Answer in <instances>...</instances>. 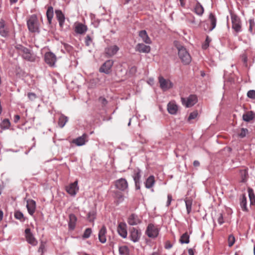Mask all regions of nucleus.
Instances as JSON below:
<instances>
[{"instance_id": "12", "label": "nucleus", "mask_w": 255, "mask_h": 255, "mask_svg": "<svg viewBox=\"0 0 255 255\" xmlns=\"http://www.w3.org/2000/svg\"><path fill=\"white\" fill-rule=\"evenodd\" d=\"M119 48L117 45H112L105 48V53L106 56L108 58L111 57L115 55L119 51Z\"/></svg>"}, {"instance_id": "63", "label": "nucleus", "mask_w": 255, "mask_h": 255, "mask_svg": "<svg viewBox=\"0 0 255 255\" xmlns=\"http://www.w3.org/2000/svg\"><path fill=\"white\" fill-rule=\"evenodd\" d=\"M11 3H15L18 0H9Z\"/></svg>"}, {"instance_id": "58", "label": "nucleus", "mask_w": 255, "mask_h": 255, "mask_svg": "<svg viewBox=\"0 0 255 255\" xmlns=\"http://www.w3.org/2000/svg\"><path fill=\"white\" fill-rule=\"evenodd\" d=\"M193 165L195 166V167H198L200 165V162L199 161H198V160H195L194 162H193Z\"/></svg>"}, {"instance_id": "29", "label": "nucleus", "mask_w": 255, "mask_h": 255, "mask_svg": "<svg viewBox=\"0 0 255 255\" xmlns=\"http://www.w3.org/2000/svg\"><path fill=\"white\" fill-rule=\"evenodd\" d=\"M140 220L137 216L134 214H131L128 217V224L131 225H137L140 223Z\"/></svg>"}, {"instance_id": "56", "label": "nucleus", "mask_w": 255, "mask_h": 255, "mask_svg": "<svg viewBox=\"0 0 255 255\" xmlns=\"http://www.w3.org/2000/svg\"><path fill=\"white\" fill-rule=\"evenodd\" d=\"M136 72V67L133 66L131 67L130 69V73L132 75H134Z\"/></svg>"}, {"instance_id": "22", "label": "nucleus", "mask_w": 255, "mask_h": 255, "mask_svg": "<svg viewBox=\"0 0 255 255\" xmlns=\"http://www.w3.org/2000/svg\"><path fill=\"white\" fill-rule=\"evenodd\" d=\"M209 22H210V26L208 28L209 31L213 30L216 26L217 19L215 15L210 13L209 15Z\"/></svg>"}, {"instance_id": "24", "label": "nucleus", "mask_w": 255, "mask_h": 255, "mask_svg": "<svg viewBox=\"0 0 255 255\" xmlns=\"http://www.w3.org/2000/svg\"><path fill=\"white\" fill-rule=\"evenodd\" d=\"M0 35L6 37L8 35V30L6 27L5 21L3 19L0 20Z\"/></svg>"}, {"instance_id": "48", "label": "nucleus", "mask_w": 255, "mask_h": 255, "mask_svg": "<svg viewBox=\"0 0 255 255\" xmlns=\"http://www.w3.org/2000/svg\"><path fill=\"white\" fill-rule=\"evenodd\" d=\"M92 42V39L91 36L89 35H87L85 37V44L87 46H89L91 43Z\"/></svg>"}, {"instance_id": "10", "label": "nucleus", "mask_w": 255, "mask_h": 255, "mask_svg": "<svg viewBox=\"0 0 255 255\" xmlns=\"http://www.w3.org/2000/svg\"><path fill=\"white\" fill-rule=\"evenodd\" d=\"M25 238L26 241L32 246H35L37 244V241L34 237L33 235L31 232L30 229L26 228L25 230Z\"/></svg>"}, {"instance_id": "5", "label": "nucleus", "mask_w": 255, "mask_h": 255, "mask_svg": "<svg viewBox=\"0 0 255 255\" xmlns=\"http://www.w3.org/2000/svg\"><path fill=\"white\" fill-rule=\"evenodd\" d=\"M158 82L160 88L163 91H166L173 87V84L169 79H165L163 76L158 77Z\"/></svg>"}, {"instance_id": "9", "label": "nucleus", "mask_w": 255, "mask_h": 255, "mask_svg": "<svg viewBox=\"0 0 255 255\" xmlns=\"http://www.w3.org/2000/svg\"><path fill=\"white\" fill-rule=\"evenodd\" d=\"M44 60L45 62L50 66H53L56 61L55 55L51 52H48L45 54Z\"/></svg>"}, {"instance_id": "1", "label": "nucleus", "mask_w": 255, "mask_h": 255, "mask_svg": "<svg viewBox=\"0 0 255 255\" xmlns=\"http://www.w3.org/2000/svg\"><path fill=\"white\" fill-rule=\"evenodd\" d=\"M15 48L18 54L20 55L23 59L31 62L35 61L36 56L32 52L31 49L25 47L21 44H16L15 46Z\"/></svg>"}, {"instance_id": "32", "label": "nucleus", "mask_w": 255, "mask_h": 255, "mask_svg": "<svg viewBox=\"0 0 255 255\" xmlns=\"http://www.w3.org/2000/svg\"><path fill=\"white\" fill-rule=\"evenodd\" d=\"M254 118V115L252 111L246 113L243 116V120L246 122H250Z\"/></svg>"}, {"instance_id": "18", "label": "nucleus", "mask_w": 255, "mask_h": 255, "mask_svg": "<svg viewBox=\"0 0 255 255\" xmlns=\"http://www.w3.org/2000/svg\"><path fill=\"white\" fill-rule=\"evenodd\" d=\"M178 110L177 105L176 104L175 102L172 101L170 102L167 105V111L168 113L171 115L176 114Z\"/></svg>"}, {"instance_id": "25", "label": "nucleus", "mask_w": 255, "mask_h": 255, "mask_svg": "<svg viewBox=\"0 0 255 255\" xmlns=\"http://www.w3.org/2000/svg\"><path fill=\"white\" fill-rule=\"evenodd\" d=\"M107 232L106 228L103 226L99 232V240L101 243H105L106 242V234Z\"/></svg>"}, {"instance_id": "52", "label": "nucleus", "mask_w": 255, "mask_h": 255, "mask_svg": "<svg viewBox=\"0 0 255 255\" xmlns=\"http://www.w3.org/2000/svg\"><path fill=\"white\" fill-rule=\"evenodd\" d=\"M27 96L30 100H34L37 97L36 95L34 93H28Z\"/></svg>"}, {"instance_id": "62", "label": "nucleus", "mask_w": 255, "mask_h": 255, "mask_svg": "<svg viewBox=\"0 0 255 255\" xmlns=\"http://www.w3.org/2000/svg\"><path fill=\"white\" fill-rule=\"evenodd\" d=\"M65 47L66 48H67L68 50H70L71 49V48H72L71 46H70V45H69L68 44L65 45Z\"/></svg>"}, {"instance_id": "7", "label": "nucleus", "mask_w": 255, "mask_h": 255, "mask_svg": "<svg viewBox=\"0 0 255 255\" xmlns=\"http://www.w3.org/2000/svg\"><path fill=\"white\" fill-rule=\"evenodd\" d=\"M146 234L148 237L155 238L159 234V230L153 224H149L147 227Z\"/></svg>"}, {"instance_id": "47", "label": "nucleus", "mask_w": 255, "mask_h": 255, "mask_svg": "<svg viewBox=\"0 0 255 255\" xmlns=\"http://www.w3.org/2000/svg\"><path fill=\"white\" fill-rule=\"evenodd\" d=\"M14 217L18 220H21L22 218H24L22 213L19 211H17L15 212Z\"/></svg>"}, {"instance_id": "37", "label": "nucleus", "mask_w": 255, "mask_h": 255, "mask_svg": "<svg viewBox=\"0 0 255 255\" xmlns=\"http://www.w3.org/2000/svg\"><path fill=\"white\" fill-rule=\"evenodd\" d=\"M180 242L182 244H188L189 243V236L187 233H185L181 236Z\"/></svg>"}, {"instance_id": "50", "label": "nucleus", "mask_w": 255, "mask_h": 255, "mask_svg": "<svg viewBox=\"0 0 255 255\" xmlns=\"http://www.w3.org/2000/svg\"><path fill=\"white\" fill-rule=\"evenodd\" d=\"M98 100L103 106H106L108 104L107 100L104 97H100Z\"/></svg>"}, {"instance_id": "28", "label": "nucleus", "mask_w": 255, "mask_h": 255, "mask_svg": "<svg viewBox=\"0 0 255 255\" xmlns=\"http://www.w3.org/2000/svg\"><path fill=\"white\" fill-rule=\"evenodd\" d=\"M87 30V26L82 23H78L75 26V31L78 34H82Z\"/></svg>"}, {"instance_id": "38", "label": "nucleus", "mask_w": 255, "mask_h": 255, "mask_svg": "<svg viewBox=\"0 0 255 255\" xmlns=\"http://www.w3.org/2000/svg\"><path fill=\"white\" fill-rule=\"evenodd\" d=\"M96 212L95 211L89 212L87 215V219L90 222H93L96 218Z\"/></svg>"}, {"instance_id": "21", "label": "nucleus", "mask_w": 255, "mask_h": 255, "mask_svg": "<svg viewBox=\"0 0 255 255\" xmlns=\"http://www.w3.org/2000/svg\"><path fill=\"white\" fill-rule=\"evenodd\" d=\"M69 221L68 222V227L70 230H73L75 228L77 218L73 214H70L69 216Z\"/></svg>"}, {"instance_id": "11", "label": "nucleus", "mask_w": 255, "mask_h": 255, "mask_svg": "<svg viewBox=\"0 0 255 255\" xmlns=\"http://www.w3.org/2000/svg\"><path fill=\"white\" fill-rule=\"evenodd\" d=\"M141 236L140 231L137 228H132L130 229V238L133 242H138Z\"/></svg>"}, {"instance_id": "44", "label": "nucleus", "mask_w": 255, "mask_h": 255, "mask_svg": "<svg viewBox=\"0 0 255 255\" xmlns=\"http://www.w3.org/2000/svg\"><path fill=\"white\" fill-rule=\"evenodd\" d=\"M198 115V113L197 111H193V112L191 113L188 118V121L189 122L192 120H194L197 117Z\"/></svg>"}, {"instance_id": "31", "label": "nucleus", "mask_w": 255, "mask_h": 255, "mask_svg": "<svg viewBox=\"0 0 255 255\" xmlns=\"http://www.w3.org/2000/svg\"><path fill=\"white\" fill-rule=\"evenodd\" d=\"M155 183L154 177L153 176H150L146 180L145 186L147 188H151Z\"/></svg>"}, {"instance_id": "45", "label": "nucleus", "mask_w": 255, "mask_h": 255, "mask_svg": "<svg viewBox=\"0 0 255 255\" xmlns=\"http://www.w3.org/2000/svg\"><path fill=\"white\" fill-rule=\"evenodd\" d=\"M235 238L232 235H230L228 237V244L229 247H232L235 243Z\"/></svg>"}, {"instance_id": "41", "label": "nucleus", "mask_w": 255, "mask_h": 255, "mask_svg": "<svg viewBox=\"0 0 255 255\" xmlns=\"http://www.w3.org/2000/svg\"><path fill=\"white\" fill-rule=\"evenodd\" d=\"M10 126V123L8 119H4L2 122L0 126L3 129L8 128Z\"/></svg>"}, {"instance_id": "59", "label": "nucleus", "mask_w": 255, "mask_h": 255, "mask_svg": "<svg viewBox=\"0 0 255 255\" xmlns=\"http://www.w3.org/2000/svg\"><path fill=\"white\" fill-rule=\"evenodd\" d=\"M189 255H194V251L192 249H190L188 251Z\"/></svg>"}, {"instance_id": "17", "label": "nucleus", "mask_w": 255, "mask_h": 255, "mask_svg": "<svg viewBox=\"0 0 255 255\" xmlns=\"http://www.w3.org/2000/svg\"><path fill=\"white\" fill-rule=\"evenodd\" d=\"M115 186L118 189L124 191L128 187V182L126 179L121 178L116 181Z\"/></svg>"}, {"instance_id": "36", "label": "nucleus", "mask_w": 255, "mask_h": 255, "mask_svg": "<svg viewBox=\"0 0 255 255\" xmlns=\"http://www.w3.org/2000/svg\"><path fill=\"white\" fill-rule=\"evenodd\" d=\"M249 196L250 200V204L251 205L255 204V195L254 191L251 188L248 189Z\"/></svg>"}, {"instance_id": "30", "label": "nucleus", "mask_w": 255, "mask_h": 255, "mask_svg": "<svg viewBox=\"0 0 255 255\" xmlns=\"http://www.w3.org/2000/svg\"><path fill=\"white\" fill-rule=\"evenodd\" d=\"M46 16L48 23L50 24L53 17V8L52 6H50L48 7L46 11Z\"/></svg>"}, {"instance_id": "51", "label": "nucleus", "mask_w": 255, "mask_h": 255, "mask_svg": "<svg viewBox=\"0 0 255 255\" xmlns=\"http://www.w3.org/2000/svg\"><path fill=\"white\" fill-rule=\"evenodd\" d=\"M187 20L189 22H190V23H191L192 24H195L196 23L195 18V17L193 15H192L191 14H190L189 15V16L187 18Z\"/></svg>"}, {"instance_id": "34", "label": "nucleus", "mask_w": 255, "mask_h": 255, "mask_svg": "<svg viewBox=\"0 0 255 255\" xmlns=\"http://www.w3.org/2000/svg\"><path fill=\"white\" fill-rule=\"evenodd\" d=\"M240 205L243 211H248L247 207V198L245 195H243L241 199Z\"/></svg>"}, {"instance_id": "35", "label": "nucleus", "mask_w": 255, "mask_h": 255, "mask_svg": "<svg viewBox=\"0 0 255 255\" xmlns=\"http://www.w3.org/2000/svg\"><path fill=\"white\" fill-rule=\"evenodd\" d=\"M187 212L188 214H189L192 210V205L193 200L192 199H186L185 200Z\"/></svg>"}, {"instance_id": "53", "label": "nucleus", "mask_w": 255, "mask_h": 255, "mask_svg": "<svg viewBox=\"0 0 255 255\" xmlns=\"http://www.w3.org/2000/svg\"><path fill=\"white\" fill-rule=\"evenodd\" d=\"M217 221L220 225H222L224 223L223 215L222 214H219Z\"/></svg>"}, {"instance_id": "20", "label": "nucleus", "mask_w": 255, "mask_h": 255, "mask_svg": "<svg viewBox=\"0 0 255 255\" xmlns=\"http://www.w3.org/2000/svg\"><path fill=\"white\" fill-rule=\"evenodd\" d=\"M55 14L57 20L59 21V25L61 28H63V23L65 21V17L64 14L63 13L61 10H56Z\"/></svg>"}, {"instance_id": "61", "label": "nucleus", "mask_w": 255, "mask_h": 255, "mask_svg": "<svg viewBox=\"0 0 255 255\" xmlns=\"http://www.w3.org/2000/svg\"><path fill=\"white\" fill-rule=\"evenodd\" d=\"M3 218V212L1 210H0V222L2 220Z\"/></svg>"}, {"instance_id": "8", "label": "nucleus", "mask_w": 255, "mask_h": 255, "mask_svg": "<svg viewBox=\"0 0 255 255\" xmlns=\"http://www.w3.org/2000/svg\"><path fill=\"white\" fill-rule=\"evenodd\" d=\"M114 64L112 60H107L100 68L99 71L105 74H109L111 72V68Z\"/></svg>"}, {"instance_id": "2", "label": "nucleus", "mask_w": 255, "mask_h": 255, "mask_svg": "<svg viewBox=\"0 0 255 255\" xmlns=\"http://www.w3.org/2000/svg\"><path fill=\"white\" fill-rule=\"evenodd\" d=\"M177 49L178 56L181 62L184 65L189 64L191 61V57L186 48L182 46H180L177 47Z\"/></svg>"}, {"instance_id": "19", "label": "nucleus", "mask_w": 255, "mask_h": 255, "mask_svg": "<svg viewBox=\"0 0 255 255\" xmlns=\"http://www.w3.org/2000/svg\"><path fill=\"white\" fill-rule=\"evenodd\" d=\"M26 207L29 214L33 215L35 211L36 203L33 200H28L27 201Z\"/></svg>"}, {"instance_id": "13", "label": "nucleus", "mask_w": 255, "mask_h": 255, "mask_svg": "<svg viewBox=\"0 0 255 255\" xmlns=\"http://www.w3.org/2000/svg\"><path fill=\"white\" fill-rule=\"evenodd\" d=\"M79 188L78 187L77 180L70 184L69 186H67L66 187V191L71 196H75Z\"/></svg>"}, {"instance_id": "33", "label": "nucleus", "mask_w": 255, "mask_h": 255, "mask_svg": "<svg viewBox=\"0 0 255 255\" xmlns=\"http://www.w3.org/2000/svg\"><path fill=\"white\" fill-rule=\"evenodd\" d=\"M68 121V117L61 115L58 120V125L60 128H63Z\"/></svg>"}, {"instance_id": "42", "label": "nucleus", "mask_w": 255, "mask_h": 255, "mask_svg": "<svg viewBox=\"0 0 255 255\" xmlns=\"http://www.w3.org/2000/svg\"><path fill=\"white\" fill-rule=\"evenodd\" d=\"M248 133V130L247 128H242L241 130L238 133L239 137L241 138H244L246 136V134Z\"/></svg>"}, {"instance_id": "6", "label": "nucleus", "mask_w": 255, "mask_h": 255, "mask_svg": "<svg viewBox=\"0 0 255 255\" xmlns=\"http://www.w3.org/2000/svg\"><path fill=\"white\" fill-rule=\"evenodd\" d=\"M181 102L186 107H191L197 102V97L195 95H191L187 98H181Z\"/></svg>"}, {"instance_id": "40", "label": "nucleus", "mask_w": 255, "mask_h": 255, "mask_svg": "<svg viewBox=\"0 0 255 255\" xmlns=\"http://www.w3.org/2000/svg\"><path fill=\"white\" fill-rule=\"evenodd\" d=\"M240 174L242 178V182H245L248 177V171L246 169L241 170Z\"/></svg>"}, {"instance_id": "27", "label": "nucleus", "mask_w": 255, "mask_h": 255, "mask_svg": "<svg viewBox=\"0 0 255 255\" xmlns=\"http://www.w3.org/2000/svg\"><path fill=\"white\" fill-rule=\"evenodd\" d=\"M139 36L141 38L143 41L146 44H151V40L148 36L146 31L144 30H141L139 32Z\"/></svg>"}, {"instance_id": "49", "label": "nucleus", "mask_w": 255, "mask_h": 255, "mask_svg": "<svg viewBox=\"0 0 255 255\" xmlns=\"http://www.w3.org/2000/svg\"><path fill=\"white\" fill-rule=\"evenodd\" d=\"M249 98L255 99V90H250L247 93Z\"/></svg>"}, {"instance_id": "26", "label": "nucleus", "mask_w": 255, "mask_h": 255, "mask_svg": "<svg viewBox=\"0 0 255 255\" xmlns=\"http://www.w3.org/2000/svg\"><path fill=\"white\" fill-rule=\"evenodd\" d=\"M194 12L198 15L201 16L204 12V9L201 3L197 1L194 7Z\"/></svg>"}, {"instance_id": "15", "label": "nucleus", "mask_w": 255, "mask_h": 255, "mask_svg": "<svg viewBox=\"0 0 255 255\" xmlns=\"http://www.w3.org/2000/svg\"><path fill=\"white\" fill-rule=\"evenodd\" d=\"M87 138L88 135L86 133H84L82 136L73 139L72 142L77 146H82L84 145L86 142L87 141Z\"/></svg>"}, {"instance_id": "43", "label": "nucleus", "mask_w": 255, "mask_h": 255, "mask_svg": "<svg viewBox=\"0 0 255 255\" xmlns=\"http://www.w3.org/2000/svg\"><path fill=\"white\" fill-rule=\"evenodd\" d=\"M92 233V230L91 228H87L85 231H84V233L83 235H82V238L84 239H87L89 238L91 234Z\"/></svg>"}, {"instance_id": "4", "label": "nucleus", "mask_w": 255, "mask_h": 255, "mask_svg": "<svg viewBox=\"0 0 255 255\" xmlns=\"http://www.w3.org/2000/svg\"><path fill=\"white\" fill-rule=\"evenodd\" d=\"M231 18L232 23V28L236 32H239L241 31L242 24L240 18L236 14L231 13Z\"/></svg>"}, {"instance_id": "57", "label": "nucleus", "mask_w": 255, "mask_h": 255, "mask_svg": "<svg viewBox=\"0 0 255 255\" xmlns=\"http://www.w3.org/2000/svg\"><path fill=\"white\" fill-rule=\"evenodd\" d=\"M20 119V116L19 115H15L14 117V122L17 123Z\"/></svg>"}, {"instance_id": "3", "label": "nucleus", "mask_w": 255, "mask_h": 255, "mask_svg": "<svg viewBox=\"0 0 255 255\" xmlns=\"http://www.w3.org/2000/svg\"><path fill=\"white\" fill-rule=\"evenodd\" d=\"M28 30L31 32H39L38 20L35 14L30 16L27 20Z\"/></svg>"}, {"instance_id": "60", "label": "nucleus", "mask_w": 255, "mask_h": 255, "mask_svg": "<svg viewBox=\"0 0 255 255\" xmlns=\"http://www.w3.org/2000/svg\"><path fill=\"white\" fill-rule=\"evenodd\" d=\"M151 255H161V254L159 252H155L152 253Z\"/></svg>"}, {"instance_id": "64", "label": "nucleus", "mask_w": 255, "mask_h": 255, "mask_svg": "<svg viewBox=\"0 0 255 255\" xmlns=\"http://www.w3.org/2000/svg\"><path fill=\"white\" fill-rule=\"evenodd\" d=\"M254 255H255V247L254 248Z\"/></svg>"}, {"instance_id": "39", "label": "nucleus", "mask_w": 255, "mask_h": 255, "mask_svg": "<svg viewBox=\"0 0 255 255\" xmlns=\"http://www.w3.org/2000/svg\"><path fill=\"white\" fill-rule=\"evenodd\" d=\"M119 252L120 255H128V246H123L119 247Z\"/></svg>"}, {"instance_id": "14", "label": "nucleus", "mask_w": 255, "mask_h": 255, "mask_svg": "<svg viewBox=\"0 0 255 255\" xmlns=\"http://www.w3.org/2000/svg\"><path fill=\"white\" fill-rule=\"evenodd\" d=\"M140 170L139 168H136L133 170V173L132 174V178L135 182V188L136 189H140L139 179L140 178Z\"/></svg>"}, {"instance_id": "23", "label": "nucleus", "mask_w": 255, "mask_h": 255, "mask_svg": "<svg viewBox=\"0 0 255 255\" xmlns=\"http://www.w3.org/2000/svg\"><path fill=\"white\" fill-rule=\"evenodd\" d=\"M135 50L139 52L148 53L150 51V47L143 43H138L136 46Z\"/></svg>"}, {"instance_id": "16", "label": "nucleus", "mask_w": 255, "mask_h": 255, "mask_svg": "<svg viewBox=\"0 0 255 255\" xmlns=\"http://www.w3.org/2000/svg\"><path fill=\"white\" fill-rule=\"evenodd\" d=\"M117 231L121 237L124 238L127 237V225L125 223L120 222L118 226Z\"/></svg>"}, {"instance_id": "55", "label": "nucleus", "mask_w": 255, "mask_h": 255, "mask_svg": "<svg viewBox=\"0 0 255 255\" xmlns=\"http://www.w3.org/2000/svg\"><path fill=\"white\" fill-rule=\"evenodd\" d=\"M249 23H250L249 30L251 32H252V31L253 27L255 25V23H254V20H252V19H250L249 20Z\"/></svg>"}, {"instance_id": "54", "label": "nucleus", "mask_w": 255, "mask_h": 255, "mask_svg": "<svg viewBox=\"0 0 255 255\" xmlns=\"http://www.w3.org/2000/svg\"><path fill=\"white\" fill-rule=\"evenodd\" d=\"M172 200V195L171 194H168L167 196V201L166 203V206L167 207H168L170 205Z\"/></svg>"}, {"instance_id": "46", "label": "nucleus", "mask_w": 255, "mask_h": 255, "mask_svg": "<svg viewBox=\"0 0 255 255\" xmlns=\"http://www.w3.org/2000/svg\"><path fill=\"white\" fill-rule=\"evenodd\" d=\"M45 251V243L43 242H41L39 248L38 249V252L39 253L40 252L41 253V255H44V253Z\"/></svg>"}]
</instances>
